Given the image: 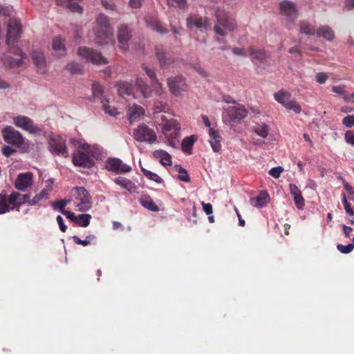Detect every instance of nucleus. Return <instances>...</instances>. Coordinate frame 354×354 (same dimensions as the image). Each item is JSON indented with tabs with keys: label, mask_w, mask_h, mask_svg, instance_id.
<instances>
[{
	"label": "nucleus",
	"mask_w": 354,
	"mask_h": 354,
	"mask_svg": "<svg viewBox=\"0 0 354 354\" xmlns=\"http://www.w3.org/2000/svg\"><path fill=\"white\" fill-rule=\"evenodd\" d=\"M14 124L30 133H37L41 131L39 126L32 120L25 115H17L13 118Z\"/></svg>",
	"instance_id": "12"
},
{
	"label": "nucleus",
	"mask_w": 354,
	"mask_h": 354,
	"mask_svg": "<svg viewBox=\"0 0 354 354\" xmlns=\"http://www.w3.org/2000/svg\"><path fill=\"white\" fill-rule=\"evenodd\" d=\"M289 189H290V192L291 194V195L294 197L295 196H297L301 193V191L299 190V189L297 187V186L295 184H292V183H290L289 185Z\"/></svg>",
	"instance_id": "56"
},
{
	"label": "nucleus",
	"mask_w": 354,
	"mask_h": 354,
	"mask_svg": "<svg viewBox=\"0 0 354 354\" xmlns=\"http://www.w3.org/2000/svg\"><path fill=\"white\" fill-rule=\"evenodd\" d=\"M101 102L102 104L103 109L106 113H108L111 116H116L118 114H119V112L117 111V109L114 106H110L109 104V102L105 99H102Z\"/></svg>",
	"instance_id": "39"
},
{
	"label": "nucleus",
	"mask_w": 354,
	"mask_h": 354,
	"mask_svg": "<svg viewBox=\"0 0 354 354\" xmlns=\"http://www.w3.org/2000/svg\"><path fill=\"white\" fill-rule=\"evenodd\" d=\"M337 248L340 252L343 254H348L353 250L354 245L353 243H349L346 245L338 244Z\"/></svg>",
	"instance_id": "47"
},
{
	"label": "nucleus",
	"mask_w": 354,
	"mask_h": 354,
	"mask_svg": "<svg viewBox=\"0 0 354 354\" xmlns=\"http://www.w3.org/2000/svg\"><path fill=\"white\" fill-rule=\"evenodd\" d=\"M283 171V168L281 166L273 167L269 171V174L275 178H279L281 174Z\"/></svg>",
	"instance_id": "51"
},
{
	"label": "nucleus",
	"mask_w": 354,
	"mask_h": 354,
	"mask_svg": "<svg viewBox=\"0 0 354 354\" xmlns=\"http://www.w3.org/2000/svg\"><path fill=\"white\" fill-rule=\"evenodd\" d=\"M317 35L319 37H323L328 41H331L334 38V32L327 26H320L317 30Z\"/></svg>",
	"instance_id": "30"
},
{
	"label": "nucleus",
	"mask_w": 354,
	"mask_h": 354,
	"mask_svg": "<svg viewBox=\"0 0 354 354\" xmlns=\"http://www.w3.org/2000/svg\"><path fill=\"white\" fill-rule=\"evenodd\" d=\"M328 78V75L324 73H317L316 74V80L319 84H324Z\"/></svg>",
	"instance_id": "58"
},
{
	"label": "nucleus",
	"mask_w": 354,
	"mask_h": 354,
	"mask_svg": "<svg viewBox=\"0 0 354 354\" xmlns=\"http://www.w3.org/2000/svg\"><path fill=\"white\" fill-rule=\"evenodd\" d=\"M342 124L348 128L353 127L354 126V115H348L344 118Z\"/></svg>",
	"instance_id": "50"
},
{
	"label": "nucleus",
	"mask_w": 354,
	"mask_h": 354,
	"mask_svg": "<svg viewBox=\"0 0 354 354\" xmlns=\"http://www.w3.org/2000/svg\"><path fill=\"white\" fill-rule=\"evenodd\" d=\"M95 236L93 234L88 235L84 240L80 239L77 236L75 235L73 236V239L77 245H82L86 246L93 243L95 240Z\"/></svg>",
	"instance_id": "35"
},
{
	"label": "nucleus",
	"mask_w": 354,
	"mask_h": 354,
	"mask_svg": "<svg viewBox=\"0 0 354 354\" xmlns=\"http://www.w3.org/2000/svg\"><path fill=\"white\" fill-rule=\"evenodd\" d=\"M270 201V197L266 192H261L257 196L251 198L250 203L252 206L261 208L266 206Z\"/></svg>",
	"instance_id": "22"
},
{
	"label": "nucleus",
	"mask_w": 354,
	"mask_h": 354,
	"mask_svg": "<svg viewBox=\"0 0 354 354\" xmlns=\"http://www.w3.org/2000/svg\"><path fill=\"white\" fill-rule=\"evenodd\" d=\"M117 88L120 96L129 95L133 93L132 85L128 82H120L118 83Z\"/></svg>",
	"instance_id": "31"
},
{
	"label": "nucleus",
	"mask_w": 354,
	"mask_h": 354,
	"mask_svg": "<svg viewBox=\"0 0 354 354\" xmlns=\"http://www.w3.org/2000/svg\"><path fill=\"white\" fill-rule=\"evenodd\" d=\"M75 197L77 201L75 207L80 212H85L92 207V201L88 192L83 187L74 188Z\"/></svg>",
	"instance_id": "9"
},
{
	"label": "nucleus",
	"mask_w": 354,
	"mask_h": 354,
	"mask_svg": "<svg viewBox=\"0 0 354 354\" xmlns=\"http://www.w3.org/2000/svg\"><path fill=\"white\" fill-rule=\"evenodd\" d=\"M167 84L170 91L176 96L180 95L186 88L185 80L181 75L168 78Z\"/></svg>",
	"instance_id": "17"
},
{
	"label": "nucleus",
	"mask_w": 354,
	"mask_h": 354,
	"mask_svg": "<svg viewBox=\"0 0 354 354\" xmlns=\"http://www.w3.org/2000/svg\"><path fill=\"white\" fill-rule=\"evenodd\" d=\"M300 32L307 35H313L315 33V28L307 21H301L299 23Z\"/></svg>",
	"instance_id": "34"
},
{
	"label": "nucleus",
	"mask_w": 354,
	"mask_h": 354,
	"mask_svg": "<svg viewBox=\"0 0 354 354\" xmlns=\"http://www.w3.org/2000/svg\"><path fill=\"white\" fill-rule=\"evenodd\" d=\"M156 113L165 112L167 113L169 110V106L167 101L162 100L160 102H156Z\"/></svg>",
	"instance_id": "44"
},
{
	"label": "nucleus",
	"mask_w": 354,
	"mask_h": 354,
	"mask_svg": "<svg viewBox=\"0 0 354 354\" xmlns=\"http://www.w3.org/2000/svg\"><path fill=\"white\" fill-rule=\"evenodd\" d=\"M156 57L158 59L160 65L162 68H167L170 64L173 63V59L170 57L167 58L165 53H156Z\"/></svg>",
	"instance_id": "40"
},
{
	"label": "nucleus",
	"mask_w": 354,
	"mask_h": 354,
	"mask_svg": "<svg viewBox=\"0 0 354 354\" xmlns=\"http://www.w3.org/2000/svg\"><path fill=\"white\" fill-rule=\"evenodd\" d=\"M170 6H176L184 9L187 7V0H167Z\"/></svg>",
	"instance_id": "46"
},
{
	"label": "nucleus",
	"mask_w": 354,
	"mask_h": 354,
	"mask_svg": "<svg viewBox=\"0 0 354 354\" xmlns=\"http://www.w3.org/2000/svg\"><path fill=\"white\" fill-rule=\"evenodd\" d=\"M66 7L73 12H82V8L77 3L73 2L71 0H68Z\"/></svg>",
	"instance_id": "45"
},
{
	"label": "nucleus",
	"mask_w": 354,
	"mask_h": 354,
	"mask_svg": "<svg viewBox=\"0 0 354 354\" xmlns=\"http://www.w3.org/2000/svg\"><path fill=\"white\" fill-rule=\"evenodd\" d=\"M70 203L69 200H59L51 203V206L55 210L59 211L62 214L66 211L64 208Z\"/></svg>",
	"instance_id": "38"
},
{
	"label": "nucleus",
	"mask_w": 354,
	"mask_h": 354,
	"mask_svg": "<svg viewBox=\"0 0 354 354\" xmlns=\"http://www.w3.org/2000/svg\"><path fill=\"white\" fill-rule=\"evenodd\" d=\"M30 195L28 194H21L17 192H12L8 195L5 190L0 193V214L9 212L11 210H19L21 205L27 203L29 205Z\"/></svg>",
	"instance_id": "3"
},
{
	"label": "nucleus",
	"mask_w": 354,
	"mask_h": 354,
	"mask_svg": "<svg viewBox=\"0 0 354 354\" xmlns=\"http://www.w3.org/2000/svg\"><path fill=\"white\" fill-rule=\"evenodd\" d=\"M1 152L6 157H9L16 152V150L8 145H4Z\"/></svg>",
	"instance_id": "54"
},
{
	"label": "nucleus",
	"mask_w": 354,
	"mask_h": 354,
	"mask_svg": "<svg viewBox=\"0 0 354 354\" xmlns=\"http://www.w3.org/2000/svg\"><path fill=\"white\" fill-rule=\"evenodd\" d=\"M217 24L214 26V32L221 36L226 35V30L234 31L237 28L235 19L225 10L218 8L216 12Z\"/></svg>",
	"instance_id": "6"
},
{
	"label": "nucleus",
	"mask_w": 354,
	"mask_h": 354,
	"mask_svg": "<svg viewBox=\"0 0 354 354\" xmlns=\"http://www.w3.org/2000/svg\"><path fill=\"white\" fill-rule=\"evenodd\" d=\"M143 0H129V4L131 8L137 9L141 7Z\"/></svg>",
	"instance_id": "64"
},
{
	"label": "nucleus",
	"mask_w": 354,
	"mask_h": 354,
	"mask_svg": "<svg viewBox=\"0 0 354 354\" xmlns=\"http://www.w3.org/2000/svg\"><path fill=\"white\" fill-rule=\"evenodd\" d=\"M274 99L283 105L286 109L292 110L295 113H300L301 107L295 100L291 99L290 93L281 89L274 94Z\"/></svg>",
	"instance_id": "8"
},
{
	"label": "nucleus",
	"mask_w": 354,
	"mask_h": 354,
	"mask_svg": "<svg viewBox=\"0 0 354 354\" xmlns=\"http://www.w3.org/2000/svg\"><path fill=\"white\" fill-rule=\"evenodd\" d=\"M136 86L140 89L145 97H147L151 92V88L141 79L136 80Z\"/></svg>",
	"instance_id": "36"
},
{
	"label": "nucleus",
	"mask_w": 354,
	"mask_h": 354,
	"mask_svg": "<svg viewBox=\"0 0 354 354\" xmlns=\"http://www.w3.org/2000/svg\"><path fill=\"white\" fill-rule=\"evenodd\" d=\"M342 203L344 204V209H345L346 212L348 214H349L350 216H354V212L352 209L350 204L348 203L346 195L344 194H342Z\"/></svg>",
	"instance_id": "49"
},
{
	"label": "nucleus",
	"mask_w": 354,
	"mask_h": 354,
	"mask_svg": "<svg viewBox=\"0 0 354 354\" xmlns=\"http://www.w3.org/2000/svg\"><path fill=\"white\" fill-rule=\"evenodd\" d=\"M227 111L231 121L239 122L248 115L245 107L239 104L230 106Z\"/></svg>",
	"instance_id": "20"
},
{
	"label": "nucleus",
	"mask_w": 354,
	"mask_h": 354,
	"mask_svg": "<svg viewBox=\"0 0 354 354\" xmlns=\"http://www.w3.org/2000/svg\"><path fill=\"white\" fill-rule=\"evenodd\" d=\"M128 111L130 123L137 121L145 114V109L142 106L136 104L129 107Z\"/></svg>",
	"instance_id": "24"
},
{
	"label": "nucleus",
	"mask_w": 354,
	"mask_h": 354,
	"mask_svg": "<svg viewBox=\"0 0 354 354\" xmlns=\"http://www.w3.org/2000/svg\"><path fill=\"white\" fill-rule=\"evenodd\" d=\"M2 136L8 144L21 147L25 142L23 135L11 126H6L2 130Z\"/></svg>",
	"instance_id": "11"
},
{
	"label": "nucleus",
	"mask_w": 354,
	"mask_h": 354,
	"mask_svg": "<svg viewBox=\"0 0 354 354\" xmlns=\"http://www.w3.org/2000/svg\"><path fill=\"white\" fill-rule=\"evenodd\" d=\"M198 137L196 135L185 137L181 143L182 151L185 153L190 154L192 153V147L197 140Z\"/></svg>",
	"instance_id": "27"
},
{
	"label": "nucleus",
	"mask_w": 354,
	"mask_h": 354,
	"mask_svg": "<svg viewBox=\"0 0 354 354\" xmlns=\"http://www.w3.org/2000/svg\"><path fill=\"white\" fill-rule=\"evenodd\" d=\"M49 150L57 156L67 157L68 156L66 140L59 135L52 134L48 139Z\"/></svg>",
	"instance_id": "10"
},
{
	"label": "nucleus",
	"mask_w": 354,
	"mask_h": 354,
	"mask_svg": "<svg viewBox=\"0 0 354 354\" xmlns=\"http://www.w3.org/2000/svg\"><path fill=\"white\" fill-rule=\"evenodd\" d=\"M21 25L15 19H10L7 26L6 44L9 47V51L15 55L19 56V58H13L12 57L2 54L0 57V61L3 67L6 69H15L21 67L24 63V59L26 57L21 48L12 47L20 38Z\"/></svg>",
	"instance_id": "1"
},
{
	"label": "nucleus",
	"mask_w": 354,
	"mask_h": 354,
	"mask_svg": "<svg viewBox=\"0 0 354 354\" xmlns=\"http://www.w3.org/2000/svg\"><path fill=\"white\" fill-rule=\"evenodd\" d=\"M250 56L252 59H256L259 62H263L266 58V53L263 48H256L253 46L249 48Z\"/></svg>",
	"instance_id": "29"
},
{
	"label": "nucleus",
	"mask_w": 354,
	"mask_h": 354,
	"mask_svg": "<svg viewBox=\"0 0 354 354\" xmlns=\"http://www.w3.org/2000/svg\"><path fill=\"white\" fill-rule=\"evenodd\" d=\"M201 205L203 206V209L204 212L207 214L210 215L213 212L212 205L210 203H205V202H201Z\"/></svg>",
	"instance_id": "60"
},
{
	"label": "nucleus",
	"mask_w": 354,
	"mask_h": 354,
	"mask_svg": "<svg viewBox=\"0 0 354 354\" xmlns=\"http://www.w3.org/2000/svg\"><path fill=\"white\" fill-rule=\"evenodd\" d=\"M232 52L235 55L241 56V57H245L247 55L244 48H239V47H234L232 48Z\"/></svg>",
	"instance_id": "59"
},
{
	"label": "nucleus",
	"mask_w": 354,
	"mask_h": 354,
	"mask_svg": "<svg viewBox=\"0 0 354 354\" xmlns=\"http://www.w3.org/2000/svg\"><path fill=\"white\" fill-rule=\"evenodd\" d=\"M295 203L299 209H302L304 207V199L301 196V194L293 197Z\"/></svg>",
	"instance_id": "53"
},
{
	"label": "nucleus",
	"mask_w": 354,
	"mask_h": 354,
	"mask_svg": "<svg viewBox=\"0 0 354 354\" xmlns=\"http://www.w3.org/2000/svg\"><path fill=\"white\" fill-rule=\"evenodd\" d=\"M91 216L87 214H82L77 216L75 223L78 225L86 227H87L91 221Z\"/></svg>",
	"instance_id": "37"
},
{
	"label": "nucleus",
	"mask_w": 354,
	"mask_h": 354,
	"mask_svg": "<svg viewBox=\"0 0 354 354\" xmlns=\"http://www.w3.org/2000/svg\"><path fill=\"white\" fill-rule=\"evenodd\" d=\"M32 57L37 71L42 74L46 73L48 68L44 53L39 50H34L32 52Z\"/></svg>",
	"instance_id": "21"
},
{
	"label": "nucleus",
	"mask_w": 354,
	"mask_h": 354,
	"mask_svg": "<svg viewBox=\"0 0 354 354\" xmlns=\"http://www.w3.org/2000/svg\"><path fill=\"white\" fill-rule=\"evenodd\" d=\"M134 138L140 142H153L155 140L153 131L145 124L139 125L133 132Z\"/></svg>",
	"instance_id": "15"
},
{
	"label": "nucleus",
	"mask_w": 354,
	"mask_h": 354,
	"mask_svg": "<svg viewBox=\"0 0 354 354\" xmlns=\"http://www.w3.org/2000/svg\"><path fill=\"white\" fill-rule=\"evenodd\" d=\"M156 123L161 127L162 133L167 140L168 144L174 147L175 139L180 136V124L176 120H168L162 113L156 115Z\"/></svg>",
	"instance_id": "5"
},
{
	"label": "nucleus",
	"mask_w": 354,
	"mask_h": 354,
	"mask_svg": "<svg viewBox=\"0 0 354 354\" xmlns=\"http://www.w3.org/2000/svg\"><path fill=\"white\" fill-rule=\"evenodd\" d=\"M209 135L210 137L209 143L211 145V147L214 152H218L221 149V136L219 135V133L213 129L212 128H210L209 131Z\"/></svg>",
	"instance_id": "25"
},
{
	"label": "nucleus",
	"mask_w": 354,
	"mask_h": 354,
	"mask_svg": "<svg viewBox=\"0 0 354 354\" xmlns=\"http://www.w3.org/2000/svg\"><path fill=\"white\" fill-rule=\"evenodd\" d=\"M99 154L97 149L88 144H83L78 147L73 154V162L75 166L90 168L94 165L93 158H97Z\"/></svg>",
	"instance_id": "4"
},
{
	"label": "nucleus",
	"mask_w": 354,
	"mask_h": 354,
	"mask_svg": "<svg viewBox=\"0 0 354 354\" xmlns=\"http://www.w3.org/2000/svg\"><path fill=\"white\" fill-rule=\"evenodd\" d=\"M156 158L159 160L160 164L165 167L171 165V156L164 150H156Z\"/></svg>",
	"instance_id": "28"
},
{
	"label": "nucleus",
	"mask_w": 354,
	"mask_h": 354,
	"mask_svg": "<svg viewBox=\"0 0 354 354\" xmlns=\"http://www.w3.org/2000/svg\"><path fill=\"white\" fill-rule=\"evenodd\" d=\"M10 88V83L0 75V90H6Z\"/></svg>",
	"instance_id": "63"
},
{
	"label": "nucleus",
	"mask_w": 354,
	"mask_h": 354,
	"mask_svg": "<svg viewBox=\"0 0 354 354\" xmlns=\"http://www.w3.org/2000/svg\"><path fill=\"white\" fill-rule=\"evenodd\" d=\"M66 69L72 74H77L82 72L83 67L80 64L71 62L67 64Z\"/></svg>",
	"instance_id": "41"
},
{
	"label": "nucleus",
	"mask_w": 354,
	"mask_h": 354,
	"mask_svg": "<svg viewBox=\"0 0 354 354\" xmlns=\"http://www.w3.org/2000/svg\"><path fill=\"white\" fill-rule=\"evenodd\" d=\"M33 185V174L31 172L20 173L17 175L14 187L20 192H25Z\"/></svg>",
	"instance_id": "14"
},
{
	"label": "nucleus",
	"mask_w": 354,
	"mask_h": 354,
	"mask_svg": "<svg viewBox=\"0 0 354 354\" xmlns=\"http://www.w3.org/2000/svg\"><path fill=\"white\" fill-rule=\"evenodd\" d=\"M210 21L206 17L194 14L187 18V26L189 28L195 27L201 31H205L210 27Z\"/></svg>",
	"instance_id": "13"
},
{
	"label": "nucleus",
	"mask_w": 354,
	"mask_h": 354,
	"mask_svg": "<svg viewBox=\"0 0 354 354\" xmlns=\"http://www.w3.org/2000/svg\"><path fill=\"white\" fill-rule=\"evenodd\" d=\"M43 198L41 196V195L39 194H37L34 196V197L31 199V201L29 202L30 206H34L39 203L40 201H41Z\"/></svg>",
	"instance_id": "62"
},
{
	"label": "nucleus",
	"mask_w": 354,
	"mask_h": 354,
	"mask_svg": "<svg viewBox=\"0 0 354 354\" xmlns=\"http://www.w3.org/2000/svg\"><path fill=\"white\" fill-rule=\"evenodd\" d=\"M131 38V30L125 24H121L118 26V40L119 48L122 51H127L129 49V41Z\"/></svg>",
	"instance_id": "16"
},
{
	"label": "nucleus",
	"mask_w": 354,
	"mask_h": 354,
	"mask_svg": "<svg viewBox=\"0 0 354 354\" xmlns=\"http://www.w3.org/2000/svg\"><path fill=\"white\" fill-rule=\"evenodd\" d=\"M194 69L202 77H207V72L199 64H196L194 66Z\"/></svg>",
	"instance_id": "57"
},
{
	"label": "nucleus",
	"mask_w": 354,
	"mask_h": 354,
	"mask_svg": "<svg viewBox=\"0 0 354 354\" xmlns=\"http://www.w3.org/2000/svg\"><path fill=\"white\" fill-rule=\"evenodd\" d=\"M115 183L122 188L127 189L129 193H135L137 190V186L129 179L118 177L114 180Z\"/></svg>",
	"instance_id": "26"
},
{
	"label": "nucleus",
	"mask_w": 354,
	"mask_h": 354,
	"mask_svg": "<svg viewBox=\"0 0 354 354\" xmlns=\"http://www.w3.org/2000/svg\"><path fill=\"white\" fill-rule=\"evenodd\" d=\"M339 178L341 179V180L342 181V183H343V185H344V189L348 192V194H349V198L351 199H353L354 198V189L353 188L352 186H351L346 180L344 178L342 177H339Z\"/></svg>",
	"instance_id": "48"
},
{
	"label": "nucleus",
	"mask_w": 354,
	"mask_h": 354,
	"mask_svg": "<svg viewBox=\"0 0 354 354\" xmlns=\"http://www.w3.org/2000/svg\"><path fill=\"white\" fill-rule=\"evenodd\" d=\"M344 139L347 144L354 147V131H347Z\"/></svg>",
	"instance_id": "52"
},
{
	"label": "nucleus",
	"mask_w": 354,
	"mask_h": 354,
	"mask_svg": "<svg viewBox=\"0 0 354 354\" xmlns=\"http://www.w3.org/2000/svg\"><path fill=\"white\" fill-rule=\"evenodd\" d=\"M107 170L115 173H127L131 170L130 166L124 164L118 158H110L106 162Z\"/></svg>",
	"instance_id": "19"
},
{
	"label": "nucleus",
	"mask_w": 354,
	"mask_h": 354,
	"mask_svg": "<svg viewBox=\"0 0 354 354\" xmlns=\"http://www.w3.org/2000/svg\"><path fill=\"white\" fill-rule=\"evenodd\" d=\"M55 183V179L54 178H48L45 182V187L44 188V190L48 192V193H50L53 191V185Z\"/></svg>",
	"instance_id": "55"
},
{
	"label": "nucleus",
	"mask_w": 354,
	"mask_h": 354,
	"mask_svg": "<svg viewBox=\"0 0 354 354\" xmlns=\"http://www.w3.org/2000/svg\"><path fill=\"white\" fill-rule=\"evenodd\" d=\"M52 48L57 55H64L66 53L65 40L60 36L55 37L52 41Z\"/></svg>",
	"instance_id": "23"
},
{
	"label": "nucleus",
	"mask_w": 354,
	"mask_h": 354,
	"mask_svg": "<svg viewBox=\"0 0 354 354\" xmlns=\"http://www.w3.org/2000/svg\"><path fill=\"white\" fill-rule=\"evenodd\" d=\"M279 8L281 15L286 16L287 20L293 21L297 18V10L292 2L289 1H282L279 3Z\"/></svg>",
	"instance_id": "18"
},
{
	"label": "nucleus",
	"mask_w": 354,
	"mask_h": 354,
	"mask_svg": "<svg viewBox=\"0 0 354 354\" xmlns=\"http://www.w3.org/2000/svg\"><path fill=\"white\" fill-rule=\"evenodd\" d=\"M93 94L95 98H99L100 100L105 99L102 97L103 88L98 83H94L92 85Z\"/></svg>",
	"instance_id": "42"
},
{
	"label": "nucleus",
	"mask_w": 354,
	"mask_h": 354,
	"mask_svg": "<svg viewBox=\"0 0 354 354\" xmlns=\"http://www.w3.org/2000/svg\"><path fill=\"white\" fill-rule=\"evenodd\" d=\"M77 54L84 61L93 64L102 65L108 62L106 59L102 55L100 52L86 46L79 47Z\"/></svg>",
	"instance_id": "7"
},
{
	"label": "nucleus",
	"mask_w": 354,
	"mask_h": 354,
	"mask_svg": "<svg viewBox=\"0 0 354 354\" xmlns=\"http://www.w3.org/2000/svg\"><path fill=\"white\" fill-rule=\"evenodd\" d=\"M56 220L59 225L60 230L62 232H65L67 229V226L64 224L63 218L61 216H57Z\"/></svg>",
	"instance_id": "61"
},
{
	"label": "nucleus",
	"mask_w": 354,
	"mask_h": 354,
	"mask_svg": "<svg viewBox=\"0 0 354 354\" xmlns=\"http://www.w3.org/2000/svg\"><path fill=\"white\" fill-rule=\"evenodd\" d=\"M140 203L144 207L152 212L155 211V204L149 196L142 195L140 198Z\"/></svg>",
	"instance_id": "33"
},
{
	"label": "nucleus",
	"mask_w": 354,
	"mask_h": 354,
	"mask_svg": "<svg viewBox=\"0 0 354 354\" xmlns=\"http://www.w3.org/2000/svg\"><path fill=\"white\" fill-rule=\"evenodd\" d=\"M254 131L263 138H266L269 133V127L265 123L257 124L254 127Z\"/></svg>",
	"instance_id": "32"
},
{
	"label": "nucleus",
	"mask_w": 354,
	"mask_h": 354,
	"mask_svg": "<svg viewBox=\"0 0 354 354\" xmlns=\"http://www.w3.org/2000/svg\"><path fill=\"white\" fill-rule=\"evenodd\" d=\"M176 167H178V178L183 182H189L190 178L187 170L179 165H176Z\"/></svg>",
	"instance_id": "43"
},
{
	"label": "nucleus",
	"mask_w": 354,
	"mask_h": 354,
	"mask_svg": "<svg viewBox=\"0 0 354 354\" xmlns=\"http://www.w3.org/2000/svg\"><path fill=\"white\" fill-rule=\"evenodd\" d=\"M94 41L99 46L113 45L115 38L113 27L110 24L108 16L103 13L97 15L93 22L92 28Z\"/></svg>",
	"instance_id": "2"
}]
</instances>
